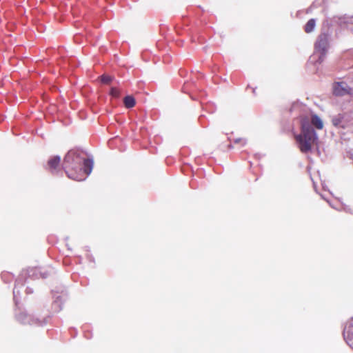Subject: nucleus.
Masks as SVG:
<instances>
[{"label":"nucleus","mask_w":353,"mask_h":353,"mask_svg":"<svg viewBox=\"0 0 353 353\" xmlns=\"http://www.w3.org/2000/svg\"><path fill=\"white\" fill-rule=\"evenodd\" d=\"M340 123H341V120L339 118H334L332 119V123L335 126L339 125Z\"/></svg>","instance_id":"4468645a"},{"label":"nucleus","mask_w":353,"mask_h":353,"mask_svg":"<svg viewBox=\"0 0 353 353\" xmlns=\"http://www.w3.org/2000/svg\"><path fill=\"white\" fill-rule=\"evenodd\" d=\"M330 37L327 33L323 32L320 34L314 44V50L316 53H319L318 61L321 63L323 61L324 57L326 54L329 47Z\"/></svg>","instance_id":"7ed1b4c3"},{"label":"nucleus","mask_w":353,"mask_h":353,"mask_svg":"<svg viewBox=\"0 0 353 353\" xmlns=\"http://www.w3.org/2000/svg\"><path fill=\"white\" fill-rule=\"evenodd\" d=\"M350 92V88L345 82H337L333 85V93L336 96H344Z\"/></svg>","instance_id":"39448f33"},{"label":"nucleus","mask_w":353,"mask_h":353,"mask_svg":"<svg viewBox=\"0 0 353 353\" xmlns=\"http://www.w3.org/2000/svg\"><path fill=\"white\" fill-rule=\"evenodd\" d=\"M59 301V297L57 298V300L54 301V305H58Z\"/></svg>","instance_id":"dca6fc26"},{"label":"nucleus","mask_w":353,"mask_h":353,"mask_svg":"<svg viewBox=\"0 0 353 353\" xmlns=\"http://www.w3.org/2000/svg\"><path fill=\"white\" fill-rule=\"evenodd\" d=\"M311 123L319 130H321L323 128V123L322 120L316 114L312 115Z\"/></svg>","instance_id":"6e6552de"},{"label":"nucleus","mask_w":353,"mask_h":353,"mask_svg":"<svg viewBox=\"0 0 353 353\" xmlns=\"http://www.w3.org/2000/svg\"><path fill=\"white\" fill-rule=\"evenodd\" d=\"M315 26H316V21H315V19H310L307 23L305 24V31L307 32V33H310V32H312L314 28H315Z\"/></svg>","instance_id":"9d476101"},{"label":"nucleus","mask_w":353,"mask_h":353,"mask_svg":"<svg viewBox=\"0 0 353 353\" xmlns=\"http://www.w3.org/2000/svg\"><path fill=\"white\" fill-rule=\"evenodd\" d=\"M123 102H124V104H125V106L127 108H131L132 107L134 106L135 105V99L132 96H126L124 99H123Z\"/></svg>","instance_id":"1a4fd4ad"},{"label":"nucleus","mask_w":353,"mask_h":353,"mask_svg":"<svg viewBox=\"0 0 353 353\" xmlns=\"http://www.w3.org/2000/svg\"><path fill=\"white\" fill-rule=\"evenodd\" d=\"M241 141L243 142V144L245 143V141L243 139H238L235 140V143H239V142H241Z\"/></svg>","instance_id":"2eb2a0df"},{"label":"nucleus","mask_w":353,"mask_h":353,"mask_svg":"<svg viewBox=\"0 0 353 353\" xmlns=\"http://www.w3.org/2000/svg\"><path fill=\"white\" fill-rule=\"evenodd\" d=\"M343 337L347 345L353 349V319L346 323Z\"/></svg>","instance_id":"20e7f679"},{"label":"nucleus","mask_w":353,"mask_h":353,"mask_svg":"<svg viewBox=\"0 0 353 353\" xmlns=\"http://www.w3.org/2000/svg\"><path fill=\"white\" fill-rule=\"evenodd\" d=\"M110 93L113 97L117 98L119 97V91L115 88H112Z\"/></svg>","instance_id":"f8f14e48"},{"label":"nucleus","mask_w":353,"mask_h":353,"mask_svg":"<svg viewBox=\"0 0 353 353\" xmlns=\"http://www.w3.org/2000/svg\"><path fill=\"white\" fill-rule=\"evenodd\" d=\"M42 277L43 278H46L47 277V275L46 273H42Z\"/></svg>","instance_id":"f3484780"},{"label":"nucleus","mask_w":353,"mask_h":353,"mask_svg":"<svg viewBox=\"0 0 353 353\" xmlns=\"http://www.w3.org/2000/svg\"><path fill=\"white\" fill-rule=\"evenodd\" d=\"M295 139L300 150L307 153L317 144L318 136L309 122L303 119L301 121V132L295 135Z\"/></svg>","instance_id":"f03ea898"},{"label":"nucleus","mask_w":353,"mask_h":353,"mask_svg":"<svg viewBox=\"0 0 353 353\" xmlns=\"http://www.w3.org/2000/svg\"><path fill=\"white\" fill-rule=\"evenodd\" d=\"M93 161L81 157L79 152L69 151L63 161V168L67 176L73 180L81 181L89 175L93 168Z\"/></svg>","instance_id":"f257e3e1"},{"label":"nucleus","mask_w":353,"mask_h":353,"mask_svg":"<svg viewBox=\"0 0 353 353\" xmlns=\"http://www.w3.org/2000/svg\"><path fill=\"white\" fill-rule=\"evenodd\" d=\"M19 294V291L14 288L13 290V296H14V301L16 304H17V296Z\"/></svg>","instance_id":"ddd939ff"},{"label":"nucleus","mask_w":353,"mask_h":353,"mask_svg":"<svg viewBox=\"0 0 353 353\" xmlns=\"http://www.w3.org/2000/svg\"><path fill=\"white\" fill-rule=\"evenodd\" d=\"M112 77L108 75H102L101 77V81L104 83H109L112 80Z\"/></svg>","instance_id":"9b49d317"},{"label":"nucleus","mask_w":353,"mask_h":353,"mask_svg":"<svg viewBox=\"0 0 353 353\" xmlns=\"http://www.w3.org/2000/svg\"><path fill=\"white\" fill-rule=\"evenodd\" d=\"M60 161L61 158L59 156L53 157L48 161V166L52 172L56 170L57 168L59 165Z\"/></svg>","instance_id":"0eeeda50"},{"label":"nucleus","mask_w":353,"mask_h":353,"mask_svg":"<svg viewBox=\"0 0 353 353\" xmlns=\"http://www.w3.org/2000/svg\"><path fill=\"white\" fill-rule=\"evenodd\" d=\"M18 319L24 324H37L41 325V323L38 319H34L32 316L26 314L21 313L18 316Z\"/></svg>","instance_id":"423d86ee"}]
</instances>
